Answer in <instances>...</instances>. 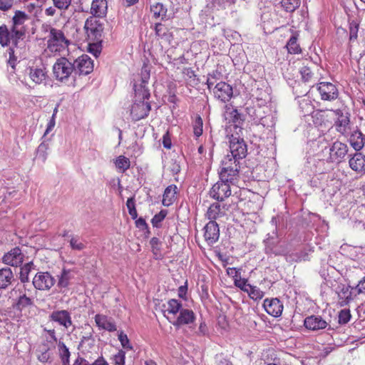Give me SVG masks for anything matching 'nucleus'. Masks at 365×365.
Here are the masks:
<instances>
[{
	"label": "nucleus",
	"mask_w": 365,
	"mask_h": 365,
	"mask_svg": "<svg viewBox=\"0 0 365 365\" xmlns=\"http://www.w3.org/2000/svg\"><path fill=\"white\" fill-rule=\"evenodd\" d=\"M150 96L149 90L145 88L144 86L137 88V86L135 85V96L136 100L130 110V115L133 120L138 121L148 115L151 106L146 100L149 99Z\"/></svg>",
	"instance_id": "f257e3e1"
},
{
	"label": "nucleus",
	"mask_w": 365,
	"mask_h": 365,
	"mask_svg": "<svg viewBox=\"0 0 365 365\" xmlns=\"http://www.w3.org/2000/svg\"><path fill=\"white\" fill-rule=\"evenodd\" d=\"M43 29L48 32L47 47L51 52H61L66 49L70 44L61 30L51 27L49 25H43Z\"/></svg>",
	"instance_id": "f03ea898"
},
{
	"label": "nucleus",
	"mask_w": 365,
	"mask_h": 365,
	"mask_svg": "<svg viewBox=\"0 0 365 365\" xmlns=\"http://www.w3.org/2000/svg\"><path fill=\"white\" fill-rule=\"evenodd\" d=\"M240 160L227 155L222 161V167L219 173L220 179L230 181L234 184L239 177Z\"/></svg>",
	"instance_id": "7ed1b4c3"
},
{
	"label": "nucleus",
	"mask_w": 365,
	"mask_h": 365,
	"mask_svg": "<svg viewBox=\"0 0 365 365\" xmlns=\"http://www.w3.org/2000/svg\"><path fill=\"white\" fill-rule=\"evenodd\" d=\"M75 73L74 63L66 57L58 58L53 66V73L56 79L61 82L68 80Z\"/></svg>",
	"instance_id": "20e7f679"
},
{
	"label": "nucleus",
	"mask_w": 365,
	"mask_h": 365,
	"mask_svg": "<svg viewBox=\"0 0 365 365\" xmlns=\"http://www.w3.org/2000/svg\"><path fill=\"white\" fill-rule=\"evenodd\" d=\"M334 292L337 295L338 304L340 307L349 305L357 296L354 286L341 282L337 284Z\"/></svg>",
	"instance_id": "39448f33"
},
{
	"label": "nucleus",
	"mask_w": 365,
	"mask_h": 365,
	"mask_svg": "<svg viewBox=\"0 0 365 365\" xmlns=\"http://www.w3.org/2000/svg\"><path fill=\"white\" fill-rule=\"evenodd\" d=\"M264 252L267 255H283L285 253L284 247L280 245L277 228L264 240Z\"/></svg>",
	"instance_id": "423d86ee"
},
{
	"label": "nucleus",
	"mask_w": 365,
	"mask_h": 365,
	"mask_svg": "<svg viewBox=\"0 0 365 365\" xmlns=\"http://www.w3.org/2000/svg\"><path fill=\"white\" fill-rule=\"evenodd\" d=\"M84 29L86 30L88 39L91 41L101 42L103 26L94 17H89L85 22Z\"/></svg>",
	"instance_id": "0eeeda50"
},
{
	"label": "nucleus",
	"mask_w": 365,
	"mask_h": 365,
	"mask_svg": "<svg viewBox=\"0 0 365 365\" xmlns=\"http://www.w3.org/2000/svg\"><path fill=\"white\" fill-rule=\"evenodd\" d=\"M56 280L48 272H37L32 280L34 287L40 291H49Z\"/></svg>",
	"instance_id": "6e6552de"
},
{
	"label": "nucleus",
	"mask_w": 365,
	"mask_h": 365,
	"mask_svg": "<svg viewBox=\"0 0 365 365\" xmlns=\"http://www.w3.org/2000/svg\"><path fill=\"white\" fill-rule=\"evenodd\" d=\"M230 181L222 180L220 179L212 187L210 191V195L212 198L217 201H224L231 195Z\"/></svg>",
	"instance_id": "1a4fd4ad"
},
{
	"label": "nucleus",
	"mask_w": 365,
	"mask_h": 365,
	"mask_svg": "<svg viewBox=\"0 0 365 365\" xmlns=\"http://www.w3.org/2000/svg\"><path fill=\"white\" fill-rule=\"evenodd\" d=\"M316 88L322 101H333L339 97L338 88L332 83L322 81L317 83Z\"/></svg>",
	"instance_id": "9d476101"
},
{
	"label": "nucleus",
	"mask_w": 365,
	"mask_h": 365,
	"mask_svg": "<svg viewBox=\"0 0 365 365\" xmlns=\"http://www.w3.org/2000/svg\"><path fill=\"white\" fill-rule=\"evenodd\" d=\"M333 112L336 116V120L334 123L336 130L343 135L346 133L349 130L350 113L345 108L343 109H336Z\"/></svg>",
	"instance_id": "9b49d317"
},
{
	"label": "nucleus",
	"mask_w": 365,
	"mask_h": 365,
	"mask_svg": "<svg viewBox=\"0 0 365 365\" xmlns=\"http://www.w3.org/2000/svg\"><path fill=\"white\" fill-rule=\"evenodd\" d=\"M230 156L235 159L241 160L245 158L247 154V145L242 138L232 135L230 140Z\"/></svg>",
	"instance_id": "f8f14e48"
},
{
	"label": "nucleus",
	"mask_w": 365,
	"mask_h": 365,
	"mask_svg": "<svg viewBox=\"0 0 365 365\" xmlns=\"http://www.w3.org/2000/svg\"><path fill=\"white\" fill-rule=\"evenodd\" d=\"M75 74L88 75L93 70V63L86 54H83L73 61Z\"/></svg>",
	"instance_id": "ddd939ff"
},
{
	"label": "nucleus",
	"mask_w": 365,
	"mask_h": 365,
	"mask_svg": "<svg viewBox=\"0 0 365 365\" xmlns=\"http://www.w3.org/2000/svg\"><path fill=\"white\" fill-rule=\"evenodd\" d=\"M48 317L51 322H56L65 329H68L73 325L71 314L66 309L53 311Z\"/></svg>",
	"instance_id": "4468645a"
},
{
	"label": "nucleus",
	"mask_w": 365,
	"mask_h": 365,
	"mask_svg": "<svg viewBox=\"0 0 365 365\" xmlns=\"http://www.w3.org/2000/svg\"><path fill=\"white\" fill-rule=\"evenodd\" d=\"M245 111L254 123H260L265 126L267 118L264 116V111L262 107L259 105L246 103Z\"/></svg>",
	"instance_id": "2eb2a0df"
},
{
	"label": "nucleus",
	"mask_w": 365,
	"mask_h": 365,
	"mask_svg": "<svg viewBox=\"0 0 365 365\" xmlns=\"http://www.w3.org/2000/svg\"><path fill=\"white\" fill-rule=\"evenodd\" d=\"M213 93L216 98L223 103H226L232 97V87L224 81H220L214 87Z\"/></svg>",
	"instance_id": "dca6fc26"
},
{
	"label": "nucleus",
	"mask_w": 365,
	"mask_h": 365,
	"mask_svg": "<svg viewBox=\"0 0 365 365\" xmlns=\"http://www.w3.org/2000/svg\"><path fill=\"white\" fill-rule=\"evenodd\" d=\"M24 259V255L19 247L11 249L9 252L4 254L2 257V262L11 267L20 266Z\"/></svg>",
	"instance_id": "f3484780"
},
{
	"label": "nucleus",
	"mask_w": 365,
	"mask_h": 365,
	"mask_svg": "<svg viewBox=\"0 0 365 365\" xmlns=\"http://www.w3.org/2000/svg\"><path fill=\"white\" fill-rule=\"evenodd\" d=\"M304 327L314 331L322 330L329 327L328 329H331L328 322L319 315H311L306 317L304 320Z\"/></svg>",
	"instance_id": "a211bd4d"
},
{
	"label": "nucleus",
	"mask_w": 365,
	"mask_h": 365,
	"mask_svg": "<svg viewBox=\"0 0 365 365\" xmlns=\"http://www.w3.org/2000/svg\"><path fill=\"white\" fill-rule=\"evenodd\" d=\"M348 146L340 141L332 143L329 148V159L331 162H340L347 154Z\"/></svg>",
	"instance_id": "6ab92c4d"
},
{
	"label": "nucleus",
	"mask_w": 365,
	"mask_h": 365,
	"mask_svg": "<svg viewBox=\"0 0 365 365\" xmlns=\"http://www.w3.org/2000/svg\"><path fill=\"white\" fill-rule=\"evenodd\" d=\"M204 238L208 245H213L220 237V228L215 221H210L204 227Z\"/></svg>",
	"instance_id": "aec40b11"
},
{
	"label": "nucleus",
	"mask_w": 365,
	"mask_h": 365,
	"mask_svg": "<svg viewBox=\"0 0 365 365\" xmlns=\"http://www.w3.org/2000/svg\"><path fill=\"white\" fill-rule=\"evenodd\" d=\"M263 307L267 313L274 317L281 316L283 311V304L277 298L264 299Z\"/></svg>",
	"instance_id": "412c9836"
},
{
	"label": "nucleus",
	"mask_w": 365,
	"mask_h": 365,
	"mask_svg": "<svg viewBox=\"0 0 365 365\" xmlns=\"http://www.w3.org/2000/svg\"><path fill=\"white\" fill-rule=\"evenodd\" d=\"M34 306V298L26 296L24 292H20V295L15 299L12 307L13 308L22 312L25 309Z\"/></svg>",
	"instance_id": "4be33fe9"
},
{
	"label": "nucleus",
	"mask_w": 365,
	"mask_h": 365,
	"mask_svg": "<svg viewBox=\"0 0 365 365\" xmlns=\"http://www.w3.org/2000/svg\"><path fill=\"white\" fill-rule=\"evenodd\" d=\"M195 319V315L192 310L188 309H182L179 316L173 322L175 327H180L185 324L192 323Z\"/></svg>",
	"instance_id": "5701e85b"
},
{
	"label": "nucleus",
	"mask_w": 365,
	"mask_h": 365,
	"mask_svg": "<svg viewBox=\"0 0 365 365\" xmlns=\"http://www.w3.org/2000/svg\"><path fill=\"white\" fill-rule=\"evenodd\" d=\"M95 322L100 329L107 330L108 331H115L117 329L113 320L106 315L96 314L95 316Z\"/></svg>",
	"instance_id": "b1692460"
},
{
	"label": "nucleus",
	"mask_w": 365,
	"mask_h": 365,
	"mask_svg": "<svg viewBox=\"0 0 365 365\" xmlns=\"http://www.w3.org/2000/svg\"><path fill=\"white\" fill-rule=\"evenodd\" d=\"M15 281L14 274L9 267L0 269V289H6Z\"/></svg>",
	"instance_id": "393cba45"
},
{
	"label": "nucleus",
	"mask_w": 365,
	"mask_h": 365,
	"mask_svg": "<svg viewBox=\"0 0 365 365\" xmlns=\"http://www.w3.org/2000/svg\"><path fill=\"white\" fill-rule=\"evenodd\" d=\"M31 80L36 84H40L46 80L47 73L45 69L36 67H29L26 70Z\"/></svg>",
	"instance_id": "a878e982"
},
{
	"label": "nucleus",
	"mask_w": 365,
	"mask_h": 365,
	"mask_svg": "<svg viewBox=\"0 0 365 365\" xmlns=\"http://www.w3.org/2000/svg\"><path fill=\"white\" fill-rule=\"evenodd\" d=\"M349 163L350 168L356 172L361 173L365 170V156L360 153H354Z\"/></svg>",
	"instance_id": "bb28decb"
},
{
	"label": "nucleus",
	"mask_w": 365,
	"mask_h": 365,
	"mask_svg": "<svg viewBox=\"0 0 365 365\" xmlns=\"http://www.w3.org/2000/svg\"><path fill=\"white\" fill-rule=\"evenodd\" d=\"M163 307H165L163 314L170 322L171 320L170 319L168 314H172L175 317L182 309V303L175 299H170L167 303V306L164 304Z\"/></svg>",
	"instance_id": "cd10ccee"
},
{
	"label": "nucleus",
	"mask_w": 365,
	"mask_h": 365,
	"mask_svg": "<svg viewBox=\"0 0 365 365\" xmlns=\"http://www.w3.org/2000/svg\"><path fill=\"white\" fill-rule=\"evenodd\" d=\"M351 145L356 151L360 150L365 143V135L360 130H356L352 132L349 138Z\"/></svg>",
	"instance_id": "c85d7f7f"
},
{
	"label": "nucleus",
	"mask_w": 365,
	"mask_h": 365,
	"mask_svg": "<svg viewBox=\"0 0 365 365\" xmlns=\"http://www.w3.org/2000/svg\"><path fill=\"white\" fill-rule=\"evenodd\" d=\"M107 11V1L106 0H93L91 7V14L94 16L103 17Z\"/></svg>",
	"instance_id": "c756f323"
},
{
	"label": "nucleus",
	"mask_w": 365,
	"mask_h": 365,
	"mask_svg": "<svg viewBox=\"0 0 365 365\" xmlns=\"http://www.w3.org/2000/svg\"><path fill=\"white\" fill-rule=\"evenodd\" d=\"M177 186L171 185L167 187L163 193V205L168 207L173 203L177 193Z\"/></svg>",
	"instance_id": "7c9ffc66"
},
{
	"label": "nucleus",
	"mask_w": 365,
	"mask_h": 365,
	"mask_svg": "<svg viewBox=\"0 0 365 365\" xmlns=\"http://www.w3.org/2000/svg\"><path fill=\"white\" fill-rule=\"evenodd\" d=\"M58 277L57 287L61 289V292H63L62 289L67 288L70 284V281L73 278L71 271L70 269H63Z\"/></svg>",
	"instance_id": "2f4dec72"
},
{
	"label": "nucleus",
	"mask_w": 365,
	"mask_h": 365,
	"mask_svg": "<svg viewBox=\"0 0 365 365\" xmlns=\"http://www.w3.org/2000/svg\"><path fill=\"white\" fill-rule=\"evenodd\" d=\"M223 212L221 210V206L218 202L212 203L208 208L206 212V217L210 221H215L216 219L222 217Z\"/></svg>",
	"instance_id": "473e14b6"
},
{
	"label": "nucleus",
	"mask_w": 365,
	"mask_h": 365,
	"mask_svg": "<svg viewBox=\"0 0 365 365\" xmlns=\"http://www.w3.org/2000/svg\"><path fill=\"white\" fill-rule=\"evenodd\" d=\"M58 350L62 365H70L71 352L63 341H58Z\"/></svg>",
	"instance_id": "72a5a7b5"
},
{
	"label": "nucleus",
	"mask_w": 365,
	"mask_h": 365,
	"mask_svg": "<svg viewBox=\"0 0 365 365\" xmlns=\"http://www.w3.org/2000/svg\"><path fill=\"white\" fill-rule=\"evenodd\" d=\"M150 11L153 13L154 18L160 17L162 20H164L166 18L168 9L162 3H156L150 6Z\"/></svg>",
	"instance_id": "f704fd0d"
},
{
	"label": "nucleus",
	"mask_w": 365,
	"mask_h": 365,
	"mask_svg": "<svg viewBox=\"0 0 365 365\" xmlns=\"http://www.w3.org/2000/svg\"><path fill=\"white\" fill-rule=\"evenodd\" d=\"M230 121L233 123L235 127L240 128L245 121L244 115L240 113L237 109H232L229 113Z\"/></svg>",
	"instance_id": "c9c22d12"
},
{
	"label": "nucleus",
	"mask_w": 365,
	"mask_h": 365,
	"mask_svg": "<svg viewBox=\"0 0 365 365\" xmlns=\"http://www.w3.org/2000/svg\"><path fill=\"white\" fill-rule=\"evenodd\" d=\"M11 40V31L10 32L7 26L3 24L0 26V44L1 46H7Z\"/></svg>",
	"instance_id": "e433bc0d"
},
{
	"label": "nucleus",
	"mask_w": 365,
	"mask_h": 365,
	"mask_svg": "<svg viewBox=\"0 0 365 365\" xmlns=\"http://www.w3.org/2000/svg\"><path fill=\"white\" fill-rule=\"evenodd\" d=\"M28 19L29 16L24 11H16L12 19V27H21Z\"/></svg>",
	"instance_id": "4c0bfd02"
},
{
	"label": "nucleus",
	"mask_w": 365,
	"mask_h": 365,
	"mask_svg": "<svg viewBox=\"0 0 365 365\" xmlns=\"http://www.w3.org/2000/svg\"><path fill=\"white\" fill-rule=\"evenodd\" d=\"M286 46L288 52L290 53L297 54L301 53L302 51L299 45L297 43V35H293L290 37Z\"/></svg>",
	"instance_id": "58836bf2"
},
{
	"label": "nucleus",
	"mask_w": 365,
	"mask_h": 365,
	"mask_svg": "<svg viewBox=\"0 0 365 365\" xmlns=\"http://www.w3.org/2000/svg\"><path fill=\"white\" fill-rule=\"evenodd\" d=\"M69 237V244L72 250L81 251L86 248L85 244L79 236L71 235Z\"/></svg>",
	"instance_id": "ea45409f"
},
{
	"label": "nucleus",
	"mask_w": 365,
	"mask_h": 365,
	"mask_svg": "<svg viewBox=\"0 0 365 365\" xmlns=\"http://www.w3.org/2000/svg\"><path fill=\"white\" fill-rule=\"evenodd\" d=\"M34 267V264L32 262H28L21 267L19 278L22 283L28 282L29 281V274Z\"/></svg>",
	"instance_id": "a19ab883"
},
{
	"label": "nucleus",
	"mask_w": 365,
	"mask_h": 365,
	"mask_svg": "<svg viewBox=\"0 0 365 365\" xmlns=\"http://www.w3.org/2000/svg\"><path fill=\"white\" fill-rule=\"evenodd\" d=\"M26 34V29L24 26L11 28V41L16 46L18 40L22 38Z\"/></svg>",
	"instance_id": "79ce46f5"
},
{
	"label": "nucleus",
	"mask_w": 365,
	"mask_h": 365,
	"mask_svg": "<svg viewBox=\"0 0 365 365\" xmlns=\"http://www.w3.org/2000/svg\"><path fill=\"white\" fill-rule=\"evenodd\" d=\"M282 6L287 12H292L299 6V0H282Z\"/></svg>",
	"instance_id": "37998d69"
},
{
	"label": "nucleus",
	"mask_w": 365,
	"mask_h": 365,
	"mask_svg": "<svg viewBox=\"0 0 365 365\" xmlns=\"http://www.w3.org/2000/svg\"><path fill=\"white\" fill-rule=\"evenodd\" d=\"M115 164L118 168L121 170L123 172H125L130 168V162L128 158L123 155H120L116 159Z\"/></svg>",
	"instance_id": "c03bdc74"
},
{
	"label": "nucleus",
	"mask_w": 365,
	"mask_h": 365,
	"mask_svg": "<svg viewBox=\"0 0 365 365\" xmlns=\"http://www.w3.org/2000/svg\"><path fill=\"white\" fill-rule=\"evenodd\" d=\"M48 149V143L42 142L38 147L36 150V157L44 162L47 158V150Z\"/></svg>",
	"instance_id": "a18cd8bd"
},
{
	"label": "nucleus",
	"mask_w": 365,
	"mask_h": 365,
	"mask_svg": "<svg viewBox=\"0 0 365 365\" xmlns=\"http://www.w3.org/2000/svg\"><path fill=\"white\" fill-rule=\"evenodd\" d=\"M167 213V210H162L158 214L155 215L151 220L153 226L155 227H160L161 226V222L165 218Z\"/></svg>",
	"instance_id": "49530a36"
},
{
	"label": "nucleus",
	"mask_w": 365,
	"mask_h": 365,
	"mask_svg": "<svg viewBox=\"0 0 365 365\" xmlns=\"http://www.w3.org/2000/svg\"><path fill=\"white\" fill-rule=\"evenodd\" d=\"M193 133L196 137H200L202 134L203 122L202 119L200 115L195 118L193 122Z\"/></svg>",
	"instance_id": "de8ad7c7"
},
{
	"label": "nucleus",
	"mask_w": 365,
	"mask_h": 365,
	"mask_svg": "<svg viewBox=\"0 0 365 365\" xmlns=\"http://www.w3.org/2000/svg\"><path fill=\"white\" fill-rule=\"evenodd\" d=\"M299 108L301 109L302 113L304 115H307L311 114L314 110V107L310 101L307 100H303L299 103Z\"/></svg>",
	"instance_id": "09e8293b"
},
{
	"label": "nucleus",
	"mask_w": 365,
	"mask_h": 365,
	"mask_svg": "<svg viewBox=\"0 0 365 365\" xmlns=\"http://www.w3.org/2000/svg\"><path fill=\"white\" fill-rule=\"evenodd\" d=\"M221 76V73L217 71H213L212 73H209L207 79L208 89H211L215 82L220 79Z\"/></svg>",
	"instance_id": "8fccbe9b"
},
{
	"label": "nucleus",
	"mask_w": 365,
	"mask_h": 365,
	"mask_svg": "<svg viewBox=\"0 0 365 365\" xmlns=\"http://www.w3.org/2000/svg\"><path fill=\"white\" fill-rule=\"evenodd\" d=\"M38 360L42 363H51L52 356L50 353V348L45 347L44 351H41L37 355Z\"/></svg>",
	"instance_id": "3c124183"
},
{
	"label": "nucleus",
	"mask_w": 365,
	"mask_h": 365,
	"mask_svg": "<svg viewBox=\"0 0 365 365\" xmlns=\"http://www.w3.org/2000/svg\"><path fill=\"white\" fill-rule=\"evenodd\" d=\"M126 206L128 210L129 215L132 219L135 220L138 217V212L135 209V199L134 197H130L126 202Z\"/></svg>",
	"instance_id": "603ef678"
},
{
	"label": "nucleus",
	"mask_w": 365,
	"mask_h": 365,
	"mask_svg": "<svg viewBox=\"0 0 365 365\" xmlns=\"http://www.w3.org/2000/svg\"><path fill=\"white\" fill-rule=\"evenodd\" d=\"M247 294L254 300L261 299L264 297V292L255 286H251Z\"/></svg>",
	"instance_id": "864d4df0"
},
{
	"label": "nucleus",
	"mask_w": 365,
	"mask_h": 365,
	"mask_svg": "<svg viewBox=\"0 0 365 365\" xmlns=\"http://www.w3.org/2000/svg\"><path fill=\"white\" fill-rule=\"evenodd\" d=\"M351 315L350 310L348 309H344L339 313V323L340 324H346L351 319Z\"/></svg>",
	"instance_id": "5fc2aeb1"
},
{
	"label": "nucleus",
	"mask_w": 365,
	"mask_h": 365,
	"mask_svg": "<svg viewBox=\"0 0 365 365\" xmlns=\"http://www.w3.org/2000/svg\"><path fill=\"white\" fill-rule=\"evenodd\" d=\"M115 365H125V352L123 350L118 351L111 359Z\"/></svg>",
	"instance_id": "6e6d98bb"
},
{
	"label": "nucleus",
	"mask_w": 365,
	"mask_h": 365,
	"mask_svg": "<svg viewBox=\"0 0 365 365\" xmlns=\"http://www.w3.org/2000/svg\"><path fill=\"white\" fill-rule=\"evenodd\" d=\"M300 74L302 80L304 82L310 81L314 76V73L312 72L311 69L307 66H303L301 68Z\"/></svg>",
	"instance_id": "4d7b16f0"
},
{
	"label": "nucleus",
	"mask_w": 365,
	"mask_h": 365,
	"mask_svg": "<svg viewBox=\"0 0 365 365\" xmlns=\"http://www.w3.org/2000/svg\"><path fill=\"white\" fill-rule=\"evenodd\" d=\"M118 340L120 341L122 346L124 349L131 350L133 349V346L130 344V341L128 338V336L124 334L123 331H120L118 334Z\"/></svg>",
	"instance_id": "13d9d810"
},
{
	"label": "nucleus",
	"mask_w": 365,
	"mask_h": 365,
	"mask_svg": "<svg viewBox=\"0 0 365 365\" xmlns=\"http://www.w3.org/2000/svg\"><path fill=\"white\" fill-rule=\"evenodd\" d=\"M235 285L239 287L241 290L247 293L249 289L251 287V284L247 283V280L245 279H239L235 280Z\"/></svg>",
	"instance_id": "bf43d9fd"
},
{
	"label": "nucleus",
	"mask_w": 365,
	"mask_h": 365,
	"mask_svg": "<svg viewBox=\"0 0 365 365\" xmlns=\"http://www.w3.org/2000/svg\"><path fill=\"white\" fill-rule=\"evenodd\" d=\"M168 32L167 27L161 23H156L155 25V35L160 38H163Z\"/></svg>",
	"instance_id": "052dcab7"
},
{
	"label": "nucleus",
	"mask_w": 365,
	"mask_h": 365,
	"mask_svg": "<svg viewBox=\"0 0 365 365\" xmlns=\"http://www.w3.org/2000/svg\"><path fill=\"white\" fill-rule=\"evenodd\" d=\"M142 84L140 86V88L143 86L145 87V83L148 82L150 78V70L147 66H144L140 72Z\"/></svg>",
	"instance_id": "680f3d73"
},
{
	"label": "nucleus",
	"mask_w": 365,
	"mask_h": 365,
	"mask_svg": "<svg viewBox=\"0 0 365 365\" xmlns=\"http://www.w3.org/2000/svg\"><path fill=\"white\" fill-rule=\"evenodd\" d=\"M88 51L94 56L98 57L101 52V46L99 42L89 43Z\"/></svg>",
	"instance_id": "e2e57ef3"
},
{
	"label": "nucleus",
	"mask_w": 365,
	"mask_h": 365,
	"mask_svg": "<svg viewBox=\"0 0 365 365\" xmlns=\"http://www.w3.org/2000/svg\"><path fill=\"white\" fill-rule=\"evenodd\" d=\"M152 251L154 255H157L160 250L161 242L158 237H153L150 241Z\"/></svg>",
	"instance_id": "0e129e2a"
},
{
	"label": "nucleus",
	"mask_w": 365,
	"mask_h": 365,
	"mask_svg": "<svg viewBox=\"0 0 365 365\" xmlns=\"http://www.w3.org/2000/svg\"><path fill=\"white\" fill-rule=\"evenodd\" d=\"M56 7L61 10H66L71 5V0H53Z\"/></svg>",
	"instance_id": "69168bd1"
},
{
	"label": "nucleus",
	"mask_w": 365,
	"mask_h": 365,
	"mask_svg": "<svg viewBox=\"0 0 365 365\" xmlns=\"http://www.w3.org/2000/svg\"><path fill=\"white\" fill-rule=\"evenodd\" d=\"M135 226L141 230H147L149 232V227L145 219L140 217L135 219Z\"/></svg>",
	"instance_id": "338daca9"
},
{
	"label": "nucleus",
	"mask_w": 365,
	"mask_h": 365,
	"mask_svg": "<svg viewBox=\"0 0 365 365\" xmlns=\"http://www.w3.org/2000/svg\"><path fill=\"white\" fill-rule=\"evenodd\" d=\"M354 289L357 295L365 293V276L359 282L357 285L354 286Z\"/></svg>",
	"instance_id": "774afa93"
}]
</instances>
